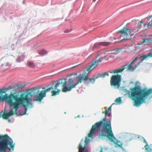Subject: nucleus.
Returning <instances> with one entry per match:
<instances>
[{
	"mask_svg": "<svg viewBox=\"0 0 152 152\" xmlns=\"http://www.w3.org/2000/svg\"><path fill=\"white\" fill-rule=\"evenodd\" d=\"M29 102V98L27 96H19V95L15 93L11 92L9 95L5 94L4 95H0V102H4L7 103L9 107H12L8 113H4L1 116L3 119H7L10 116L15 114H17V111L22 104H25Z\"/></svg>",
	"mask_w": 152,
	"mask_h": 152,
	"instance_id": "f257e3e1",
	"label": "nucleus"
},
{
	"mask_svg": "<svg viewBox=\"0 0 152 152\" xmlns=\"http://www.w3.org/2000/svg\"><path fill=\"white\" fill-rule=\"evenodd\" d=\"M107 115L102 120L98 121L93 125L89 133L88 134V137L92 138L93 135L95 133L96 130L101 128L99 134L102 137H106L110 141H113L115 138L112 133L110 120L106 121Z\"/></svg>",
	"mask_w": 152,
	"mask_h": 152,
	"instance_id": "f03ea898",
	"label": "nucleus"
},
{
	"mask_svg": "<svg viewBox=\"0 0 152 152\" xmlns=\"http://www.w3.org/2000/svg\"><path fill=\"white\" fill-rule=\"evenodd\" d=\"M88 73H84L80 74L76 76V80L77 83L73 84L74 81L72 78H70L67 81H65L64 82H62L63 83L62 91L64 92L70 91L72 88L76 87V86L79 83H81L83 81H86L88 80V78L87 76ZM62 81L63 80H61Z\"/></svg>",
	"mask_w": 152,
	"mask_h": 152,
	"instance_id": "7ed1b4c3",
	"label": "nucleus"
},
{
	"mask_svg": "<svg viewBox=\"0 0 152 152\" xmlns=\"http://www.w3.org/2000/svg\"><path fill=\"white\" fill-rule=\"evenodd\" d=\"M128 93L129 97L134 101V105L139 107L142 103V89L139 86H135L129 91L125 90Z\"/></svg>",
	"mask_w": 152,
	"mask_h": 152,
	"instance_id": "20e7f679",
	"label": "nucleus"
},
{
	"mask_svg": "<svg viewBox=\"0 0 152 152\" xmlns=\"http://www.w3.org/2000/svg\"><path fill=\"white\" fill-rule=\"evenodd\" d=\"M15 145L13 140L8 135H0V152L13 151Z\"/></svg>",
	"mask_w": 152,
	"mask_h": 152,
	"instance_id": "39448f33",
	"label": "nucleus"
},
{
	"mask_svg": "<svg viewBox=\"0 0 152 152\" xmlns=\"http://www.w3.org/2000/svg\"><path fill=\"white\" fill-rule=\"evenodd\" d=\"M142 61V55H138L133 59V61L129 64L123 66L121 68L118 69H115L109 72L110 73L118 74L121 72L125 69L130 71H133Z\"/></svg>",
	"mask_w": 152,
	"mask_h": 152,
	"instance_id": "423d86ee",
	"label": "nucleus"
},
{
	"mask_svg": "<svg viewBox=\"0 0 152 152\" xmlns=\"http://www.w3.org/2000/svg\"><path fill=\"white\" fill-rule=\"evenodd\" d=\"M142 23V21L141 20L138 22L136 26L130 29L124 27L122 30L117 31V33H121L122 34L121 37H123V40H128L130 39L129 37L131 35L133 36L135 33L137 32L139 29H141V26Z\"/></svg>",
	"mask_w": 152,
	"mask_h": 152,
	"instance_id": "0eeeda50",
	"label": "nucleus"
},
{
	"mask_svg": "<svg viewBox=\"0 0 152 152\" xmlns=\"http://www.w3.org/2000/svg\"><path fill=\"white\" fill-rule=\"evenodd\" d=\"M98 54L95 58L93 59L91 65L88 68L87 70L88 72L91 71L96 68L98 66L99 63L101 62L103 60L105 59L107 56V52L104 50H101L98 52Z\"/></svg>",
	"mask_w": 152,
	"mask_h": 152,
	"instance_id": "6e6552de",
	"label": "nucleus"
},
{
	"mask_svg": "<svg viewBox=\"0 0 152 152\" xmlns=\"http://www.w3.org/2000/svg\"><path fill=\"white\" fill-rule=\"evenodd\" d=\"M121 77L120 75H113L110 78V85L111 86H114L115 88H119L121 85Z\"/></svg>",
	"mask_w": 152,
	"mask_h": 152,
	"instance_id": "1a4fd4ad",
	"label": "nucleus"
},
{
	"mask_svg": "<svg viewBox=\"0 0 152 152\" xmlns=\"http://www.w3.org/2000/svg\"><path fill=\"white\" fill-rule=\"evenodd\" d=\"M152 97V88L147 89L143 88V103H148Z\"/></svg>",
	"mask_w": 152,
	"mask_h": 152,
	"instance_id": "9d476101",
	"label": "nucleus"
},
{
	"mask_svg": "<svg viewBox=\"0 0 152 152\" xmlns=\"http://www.w3.org/2000/svg\"><path fill=\"white\" fill-rule=\"evenodd\" d=\"M88 68L86 69V70L84 71H83V72L84 74H85V73H88V74L87 75V76L88 78V80H89V81L90 82L92 83H94L95 81V80L96 79H97L99 77L104 78L106 76H108L109 75L108 72L110 73L109 71L108 72H104L103 73H102L101 74H99V75L97 76H96V75L94 76V77L93 78H89L88 77V74L89 72H89L87 70Z\"/></svg>",
	"mask_w": 152,
	"mask_h": 152,
	"instance_id": "9b49d317",
	"label": "nucleus"
},
{
	"mask_svg": "<svg viewBox=\"0 0 152 152\" xmlns=\"http://www.w3.org/2000/svg\"><path fill=\"white\" fill-rule=\"evenodd\" d=\"M39 90L37 91V95L35 96L34 99V100L40 102L44 97L46 96V95L44 90H42L39 92Z\"/></svg>",
	"mask_w": 152,
	"mask_h": 152,
	"instance_id": "f8f14e48",
	"label": "nucleus"
},
{
	"mask_svg": "<svg viewBox=\"0 0 152 152\" xmlns=\"http://www.w3.org/2000/svg\"><path fill=\"white\" fill-rule=\"evenodd\" d=\"M86 139L84 141V145L83 147L82 145L84 143L83 141V140H82L80 142V143L79 145L78 148L79 149V152H88L87 151H86L84 152L85 148L87 146L88 144V139L87 137H86Z\"/></svg>",
	"mask_w": 152,
	"mask_h": 152,
	"instance_id": "ddd939ff",
	"label": "nucleus"
},
{
	"mask_svg": "<svg viewBox=\"0 0 152 152\" xmlns=\"http://www.w3.org/2000/svg\"><path fill=\"white\" fill-rule=\"evenodd\" d=\"M62 81L61 80H59L57 81V82L56 83L55 85L53 87L51 86L50 88H48L45 90H44V91H45V93L47 92L50 91L51 90L54 89L55 90H56L57 88L59 87V85L60 84H62Z\"/></svg>",
	"mask_w": 152,
	"mask_h": 152,
	"instance_id": "4468645a",
	"label": "nucleus"
},
{
	"mask_svg": "<svg viewBox=\"0 0 152 152\" xmlns=\"http://www.w3.org/2000/svg\"><path fill=\"white\" fill-rule=\"evenodd\" d=\"M125 51L129 53H134L133 47L132 46H126L124 47Z\"/></svg>",
	"mask_w": 152,
	"mask_h": 152,
	"instance_id": "2eb2a0df",
	"label": "nucleus"
},
{
	"mask_svg": "<svg viewBox=\"0 0 152 152\" xmlns=\"http://www.w3.org/2000/svg\"><path fill=\"white\" fill-rule=\"evenodd\" d=\"M144 29L147 30L149 29L151 27H152V21L151 20L148 23H143Z\"/></svg>",
	"mask_w": 152,
	"mask_h": 152,
	"instance_id": "dca6fc26",
	"label": "nucleus"
},
{
	"mask_svg": "<svg viewBox=\"0 0 152 152\" xmlns=\"http://www.w3.org/2000/svg\"><path fill=\"white\" fill-rule=\"evenodd\" d=\"M143 141L144 142L145 144V146L144 147L146 151L148 152H152V149L150 148L149 146L148 145L147 143L145 140L143 138Z\"/></svg>",
	"mask_w": 152,
	"mask_h": 152,
	"instance_id": "f3484780",
	"label": "nucleus"
},
{
	"mask_svg": "<svg viewBox=\"0 0 152 152\" xmlns=\"http://www.w3.org/2000/svg\"><path fill=\"white\" fill-rule=\"evenodd\" d=\"M27 66L28 67L32 68H34L35 66L34 63L33 61H27Z\"/></svg>",
	"mask_w": 152,
	"mask_h": 152,
	"instance_id": "a211bd4d",
	"label": "nucleus"
},
{
	"mask_svg": "<svg viewBox=\"0 0 152 152\" xmlns=\"http://www.w3.org/2000/svg\"><path fill=\"white\" fill-rule=\"evenodd\" d=\"M152 42V39H143V44L145 45L148 44Z\"/></svg>",
	"mask_w": 152,
	"mask_h": 152,
	"instance_id": "6ab92c4d",
	"label": "nucleus"
},
{
	"mask_svg": "<svg viewBox=\"0 0 152 152\" xmlns=\"http://www.w3.org/2000/svg\"><path fill=\"white\" fill-rule=\"evenodd\" d=\"M101 46L107 47L109 46L111 43V42H100Z\"/></svg>",
	"mask_w": 152,
	"mask_h": 152,
	"instance_id": "aec40b11",
	"label": "nucleus"
},
{
	"mask_svg": "<svg viewBox=\"0 0 152 152\" xmlns=\"http://www.w3.org/2000/svg\"><path fill=\"white\" fill-rule=\"evenodd\" d=\"M100 46H101V42H97L95 43L92 48V49L93 50H94L95 49L99 47Z\"/></svg>",
	"mask_w": 152,
	"mask_h": 152,
	"instance_id": "412c9836",
	"label": "nucleus"
},
{
	"mask_svg": "<svg viewBox=\"0 0 152 152\" xmlns=\"http://www.w3.org/2000/svg\"><path fill=\"white\" fill-rule=\"evenodd\" d=\"M148 57L152 58V53L150 51L147 55H143V60L147 58Z\"/></svg>",
	"mask_w": 152,
	"mask_h": 152,
	"instance_id": "4be33fe9",
	"label": "nucleus"
},
{
	"mask_svg": "<svg viewBox=\"0 0 152 152\" xmlns=\"http://www.w3.org/2000/svg\"><path fill=\"white\" fill-rule=\"evenodd\" d=\"M47 51L44 49H42L38 52V53L42 55H43L47 53Z\"/></svg>",
	"mask_w": 152,
	"mask_h": 152,
	"instance_id": "5701e85b",
	"label": "nucleus"
},
{
	"mask_svg": "<svg viewBox=\"0 0 152 152\" xmlns=\"http://www.w3.org/2000/svg\"><path fill=\"white\" fill-rule=\"evenodd\" d=\"M60 91V90H58L56 91L52 90L51 91V93L52 96H55L57 95H58Z\"/></svg>",
	"mask_w": 152,
	"mask_h": 152,
	"instance_id": "b1692460",
	"label": "nucleus"
},
{
	"mask_svg": "<svg viewBox=\"0 0 152 152\" xmlns=\"http://www.w3.org/2000/svg\"><path fill=\"white\" fill-rule=\"evenodd\" d=\"M23 96V97H25L26 96H27V97L29 98V102H28L26 103L25 104H22V105H24V107H25V112H26V111H27V108L26 107V106L25 105V104H26V103H29V100H30V99H29V98L28 97V94H27V95H25V96H24V95H23V94H22V95H21L20 96ZM19 96V97L20 96Z\"/></svg>",
	"mask_w": 152,
	"mask_h": 152,
	"instance_id": "393cba45",
	"label": "nucleus"
},
{
	"mask_svg": "<svg viewBox=\"0 0 152 152\" xmlns=\"http://www.w3.org/2000/svg\"><path fill=\"white\" fill-rule=\"evenodd\" d=\"M142 44V42L140 43H138L137 44V45L135 47V50L139 49L141 47L140 45H141Z\"/></svg>",
	"mask_w": 152,
	"mask_h": 152,
	"instance_id": "a878e982",
	"label": "nucleus"
},
{
	"mask_svg": "<svg viewBox=\"0 0 152 152\" xmlns=\"http://www.w3.org/2000/svg\"><path fill=\"white\" fill-rule=\"evenodd\" d=\"M22 86V85L21 84H18L14 87L13 89L14 90L18 89H19Z\"/></svg>",
	"mask_w": 152,
	"mask_h": 152,
	"instance_id": "bb28decb",
	"label": "nucleus"
},
{
	"mask_svg": "<svg viewBox=\"0 0 152 152\" xmlns=\"http://www.w3.org/2000/svg\"><path fill=\"white\" fill-rule=\"evenodd\" d=\"M23 60L24 59L23 58L20 56H19L16 59V61L18 62H20L21 61H23Z\"/></svg>",
	"mask_w": 152,
	"mask_h": 152,
	"instance_id": "cd10ccee",
	"label": "nucleus"
},
{
	"mask_svg": "<svg viewBox=\"0 0 152 152\" xmlns=\"http://www.w3.org/2000/svg\"><path fill=\"white\" fill-rule=\"evenodd\" d=\"M115 102L117 103H121V97H119L116 99L115 101Z\"/></svg>",
	"mask_w": 152,
	"mask_h": 152,
	"instance_id": "c85d7f7f",
	"label": "nucleus"
},
{
	"mask_svg": "<svg viewBox=\"0 0 152 152\" xmlns=\"http://www.w3.org/2000/svg\"><path fill=\"white\" fill-rule=\"evenodd\" d=\"M111 106H111L110 107H109L108 108L106 109L105 110V111L104 112V113H105V115H107L109 111V110H111Z\"/></svg>",
	"mask_w": 152,
	"mask_h": 152,
	"instance_id": "c756f323",
	"label": "nucleus"
},
{
	"mask_svg": "<svg viewBox=\"0 0 152 152\" xmlns=\"http://www.w3.org/2000/svg\"><path fill=\"white\" fill-rule=\"evenodd\" d=\"M5 89L2 88L0 89V94H1L3 93H5V92L4 91Z\"/></svg>",
	"mask_w": 152,
	"mask_h": 152,
	"instance_id": "7c9ffc66",
	"label": "nucleus"
},
{
	"mask_svg": "<svg viewBox=\"0 0 152 152\" xmlns=\"http://www.w3.org/2000/svg\"><path fill=\"white\" fill-rule=\"evenodd\" d=\"M71 30L66 29L64 31V32L65 33H67L71 31Z\"/></svg>",
	"mask_w": 152,
	"mask_h": 152,
	"instance_id": "2f4dec72",
	"label": "nucleus"
},
{
	"mask_svg": "<svg viewBox=\"0 0 152 152\" xmlns=\"http://www.w3.org/2000/svg\"><path fill=\"white\" fill-rule=\"evenodd\" d=\"M107 115L108 116H111V114L110 113H107Z\"/></svg>",
	"mask_w": 152,
	"mask_h": 152,
	"instance_id": "473e14b6",
	"label": "nucleus"
},
{
	"mask_svg": "<svg viewBox=\"0 0 152 152\" xmlns=\"http://www.w3.org/2000/svg\"><path fill=\"white\" fill-rule=\"evenodd\" d=\"M100 152H103L102 148H101V150L100 151Z\"/></svg>",
	"mask_w": 152,
	"mask_h": 152,
	"instance_id": "72a5a7b5",
	"label": "nucleus"
},
{
	"mask_svg": "<svg viewBox=\"0 0 152 152\" xmlns=\"http://www.w3.org/2000/svg\"><path fill=\"white\" fill-rule=\"evenodd\" d=\"M139 37H142V35H140L139 36Z\"/></svg>",
	"mask_w": 152,
	"mask_h": 152,
	"instance_id": "f704fd0d",
	"label": "nucleus"
},
{
	"mask_svg": "<svg viewBox=\"0 0 152 152\" xmlns=\"http://www.w3.org/2000/svg\"><path fill=\"white\" fill-rule=\"evenodd\" d=\"M1 117V114L0 113V118Z\"/></svg>",
	"mask_w": 152,
	"mask_h": 152,
	"instance_id": "c9c22d12",
	"label": "nucleus"
},
{
	"mask_svg": "<svg viewBox=\"0 0 152 152\" xmlns=\"http://www.w3.org/2000/svg\"><path fill=\"white\" fill-rule=\"evenodd\" d=\"M96 0H93L94 1H95Z\"/></svg>",
	"mask_w": 152,
	"mask_h": 152,
	"instance_id": "e433bc0d",
	"label": "nucleus"
},
{
	"mask_svg": "<svg viewBox=\"0 0 152 152\" xmlns=\"http://www.w3.org/2000/svg\"><path fill=\"white\" fill-rule=\"evenodd\" d=\"M102 113H104V112L103 111L102 112Z\"/></svg>",
	"mask_w": 152,
	"mask_h": 152,
	"instance_id": "4c0bfd02",
	"label": "nucleus"
},
{
	"mask_svg": "<svg viewBox=\"0 0 152 152\" xmlns=\"http://www.w3.org/2000/svg\"><path fill=\"white\" fill-rule=\"evenodd\" d=\"M75 67V66H73V67H72V68Z\"/></svg>",
	"mask_w": 152,
	"mask_h": 152,
	"instance_id": "58836bf2",
	"label": "nucleus"
},
{
	"mask_svg": "<svg viewBox=\"0 0 152 152\" xmlns=\"http://www.w3.org/2000/svg\"><path fill=\"white\" fill-rule=\"evenodd\" d=\"M144 35H145V34H143V36Z\"/></svg>",
	"mask_w": 152,
	"mask_h": 152,
	"instance_id": "ea45409f",
	"label": "nucleus"
}]
</instances>
